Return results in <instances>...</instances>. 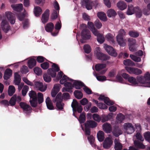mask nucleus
Here are the masks:
<instances>
[{"mask_svg": "<svg viewBox=\"0 0 150 150\" xmlns=\"http://www.w3.org/2000/svg\"><path fill=\"white\" fill-rule=\"evenodd\" d=\"M81 35L82 39L80 40V41L82 43H85V40L90 39L91 37L90 31L86 28H84L82 30Z\"/></svg>", "mask_w": 150, "mask_h": 150, "instance_id": "1", "label": "nucleus"}, {"mask_svg": "<svg viewBox=\"0 0 150 150\" xmlns=\"http://www.w3.org/2000/svg\"><path fill=\"white\" fill-rule=\"evenodd\" d=\"M74 94L76 98L79 99H81L83 97L82 93L79 90L75 91Z\"/></svg>", "mask_w": 150, "mask_h": 150, "instance_id": "38", "label": "nucleus"}, {"mask_svg": "<svg viewBox=\"0 0 150 150\" xmlns=\"http://www.w3.org/2000/svg\"><path fill=\"white\" fill-rule=\"evenodd\" d=\"M144 136L145 139L150 143V132H145Z\"/></svg>", "mask_w": 150, "mask_h": 150, "instance_id": "58", "label": "nucleus"}, {"mask_svg": "<svg viewBox=\"0 0 150 150\" xmlns=\"http://www.w3.org/2000/svg\"><path fill=\"white\" fill-rule=\"evenodd\" d=\"M103 130L106 133H110L112 130L111 125L107 122L104 124L102 125Z\"/></svg>", "mask_w": 150, "mask_h": 150, "instance_id": "16", "label": "nucleus"}, {"mask_svg": "<svg viewBox=\"0 0 150 150\" xmlns=\"http://www.w3.org/2000/svg\"><path fill=\"white\" fill-rule=\"evenodd\" d=\"M117 7L121 10L125 9L127 7L126 4L124 1H119L117 3Z\"/></svg>", "mask_w": 150, "mask_h": 150, "instance_id": "26", "label": "nucleus"}, {"mask_svg": "<svg viewBox=\"0 0 150 150\" xmlns=\"http://www.w3.org/2000/svg\"><path fill=\"white\" fill-rule=\"evenodd\" d=\"M96 34L94 33L93 34L96 36H97V40L101 44L103 43L105 41V38L104 37L102 34L99 33L98 31L97 30L96 32Z\"/></svg>", "mask_w": 150, "mask_h": 150, "instance_id": "17", "label": "nucleus"}, {"mask_svg": "<svg viewBox=\"0 0 150 150\" xmlns=\"http://www.w3.org/2000/svg\"><path fill=\"white\" fill-rule=\"evenodd\" d=\"M92 117L93 120L99 122L101 120V118L99 115L97 113H94Z\"/></svg>", "mask_w": 150, "mask_h": 150, "instance_id": "54", "label": "nucleus"}, {"mask_svg": "<svg viewBox=\"0 0 150 150\" xmlns=\"http://www.w3.org/2000/svg\"><path fill=\"white\" fill-rule=\"evenodd\" d=\"M73 85L76 89H80L82 87L84 86L85 85L81 81L75 80L74 82Z\"/></svg>", "mask_w": 150, "mask_h": 150, "instance_id": "21", "label": "nucleus"}, {"mask_svg": "<svg viewBox=\"0 0 150 150\" xmlns=\"http://www.w3.org/2000/svg\"><path fill=\"white\" fill-rule=\"evenodd\" d=\"M52 68H49L47 70V73L50 74L52 77H55L56 75V72L60 70L57 64L53 63Z\"/></svg>", "mask_w": 150, "mask_h": 150, "instance_id": "3", "label": "nucleus"}, {"mask_svg": "<svg viewBox=\"0 0 150 150\" xmlns=\"http://www.w3.org/2000/svg\"><path fill=\"white\" fill-rule=\"evenodd\" d=\"M28 94L30 97V100L33 99L35 100L38 99L37 94L35 91L31 90L29 92Z\"/></svg>", "mask_w": 150, "mask_h": 150, "instance_id": "39", "label": "nucleus"}, {"mask_svg": "<svg viewBox=\"0 0 150 150\" xmlns=\"http://www.w3.org/2000/svg\"><path fill=\"white\" fill-rule=\"evenodd\" d=\"M97 137L99 141H103L105 138L104 132L102 131H98L97 134Z\"/></svg>", "mask_w": 150, "mask_h": 150, "instance_id": "32", "label": "nucleus"}, {"mask_svg": "<svg viewBox=\"0 0 150 150\" xmlns=\"http://www.w3.org/2000/svg\"><path fill=\"white\" fill-rule=\"evenodd\" d=\"M117 15V13L113 9H110L107 11V15L109 18L115 17Z\"/></svg>", "mask_w": 150, "mask_h": 150, "instance_id": "28", "label": "nucleus"}, {"mask_svg": "<svg viewBox=\"0 0 150 150\" xmlns=\"http://www.w3.org/2000/svg\"><path fill=\"white\" fill-rule=\"evenodd\" d=\"M95 53L98 59L100 60L106 61L110 59V57L101 52L100 48L98 47L96 48Z\"/></svg>", "mask_w": 150, "mask_h": 150, "instance_id": "2", "label": "nucleus"}, {"mask_svg": "<svg viewBox=\"0 0 150 150\" xmlns=\"http://www.w3.org/2000/svg\"><path fill=\"white\" fill-rule=\"evenodd\" d=\"M92 2L90 0H83L82 2L83 6H85L86 8L90 10L92 8Z\"/></svg>", "mask_w": 150, "mask_h": 150, "instance_id": "15", "label": "nucleus"}, {"mask_svg": "<svg viewBox=\"0 0 150 150\" xmlns=\"http://www.w3.org/2000/svg\"><path fill=\"white\" fill-rule=\"evenodd\" d=\"M105 38L107 39L108 40L111 42L112 43H114L115 41L113 39V35L110 33L107 34L105 36Z\"/></svg>", "mask_w": 150, "mask_h": 150, "instance_id": "51", "label": "nucleus"}, {"mask_svg": "<svg viewBox=\"0 0 150 150\" xmlns=\"http://www.w3.org/2000/svg\"><path fill=\"white\" fill-rule=\"evenodd\" d=\"M129 82L133 85H138V82L135 78L132 76H130L127 80Z\"/></svg>", "mask_w": 150, "mask_h": 150, "instance_id": "46", "label": "nucleus"}, {"mask_svg": "<svg viewBox=\"0 0 150 150\" xmlns=\"http://www.w3.org/2000/svg\"><path fill=\"white\" fill-rule=\"evenodd\" d=\"M135 13L136 16L137 18H140L142 16V11L138 7H135Z\"/></svg>", "mask_w": 150, "mask_h": 150, "instance_id": "37", "label": "nucleus"}, {"mask_svg": "<svg viewBox=\"0 0 150 150\" xmlns=\"http://www.w3.org/2000/svg\"><path fill=\"white\" fill-rule=\"evenodd\" d=\"M98 99L99 100H103L105 103L108 105H112L114 103L113 101L110 100L108 98L105 97L104 95H100Z\"/></svg>", "mask_w": 150, "mask_h": 150, "instance_id": "11", "label": "nucleus"}, {"mask_svg": "<svg viewBox=\"0 0 150 150\" xmlns=\"http://www.w3.org/2000/svg\"><path fill=\"white\" fill-rule=\"evenodd\" d=\"M45 102L47 106L48 109L50 110H53L54 109L52 103L49 97H48L46 99Z\"/></svg>", "mask_w": 150, "mask_h": 150, "instance_id": "24", "label": "nucleus"}, {"mask_svg": "<svg viewBox=\"0 0 150 150\" xmlns=\"http://www.w3.org/2000/svg\"><path fill=\"white\" fill-rule=\"evenodd\" d=\"M35 87L41 92H44L46 89V87H44L43 83L37 81L35 82Z\"/></svg>", "mask_w": 150, "mask_h": 150, "instance_id": "18", "label": "nucleus"}, {"mask_svg": "<svg viewBox=\"0 0 150 150\" xmlns=\"http://www.w3.org/2000/svg\"><path fill=\"white\" fill-rule=\"evenodd\" d=\"M125 119V116L121 113L118 114L116 117L117 120L119 123L122 122Z\"/></svg>", "mask_w": 150, "mask_h": 150, "instance_id": "41", "label": "nucleus"}, {"mask_svg": "<svg viewBox=\"0 0 150 150\" xmlns=\"http://www.w3.org/2000/svg\"><path fill=\"white\" fill-rule=\"evenodd\" d=\"M71 106L74 112L77 111L78 113H81L82 111V107L81 105L79 104L76 99H73L71 103Z\"/></svg>", "mask_w": 150, "mask_h": 150, "instance_id": "4", "label": "nucleus"}, {"mask_svg": "<svg viewBox=\"0 0 150 150\" xmlns=\"http://www.w3.org/2000/svg\"><path fill=\"white\" fill-rule=\"evenodd\" d=\"M14 83L15 85H18L20 83L21 81V77L20 75L17 72L14 74Z\"/></svg>", "mask_w": 150, "mask_h": 150, "instance_id": "27", "label": "nucleus"}, {"mask_svg": "<svg viewBox=\"0 0 150 150\" xmlns=\"http://www.w3.org/2000/svg\"><path fill=\"white\" fill-rule=\"evenodd\" d=\"M97 125V123L93 120H87L84 124V126L88 128H95Z\"/></svg>", "mask_w": 150, "mask_h": 150, "instance_id": "14", "label": "nucleus"}, {"mask_svg": "<svg viewBox=\"0 0 150 150\" xmlns=\"http://www.w3.org/2000/svg\"><path fill=\"white\" fill-rule=\"evenodd\" d=\"M54 24L52 22H50L47 23L45 26V30L48 32H50L51 34L53 36H55L57 35V32H52L54 29Z\"/></svg>", "mask_w": 150, "mask_h": 150, "instance_id": "6", "label": "nucleus"}, {"mask_svg": "<svg viewBox=\"0 0 150 150\" xmlns=\"http://www.w3.org/2000/svg\"><path fill=\"white\" fill-rule=\"evenodd\" d=\"M28 87L27 86H24L22 91V95L23 96H25L28 91Z\"/></svg>", "mask_w": 150, "mask_h": 150, "instance_id": "61", "label": "nucleus"}, {"mask_svg": "<svg viewBox=\"0 0 150 150\" xmlns=\"http://www.w3.org/2000/svg\"><path fill=\"white\" fill-rule=\"evenodd\" d=\"M42 12V9L39 6H36L35 7L34 12L35 15L36 16H39L41 15Z\"/></svg>", "mask_w": 150, "mask_h": 150, "instance_id": "29", "label": "nucleus"}, {"mask_svg": "<svg viewBox=\"0 0 150 150\" xmlns=\"http://www.w3.org/2000/svg\"><path fill=\"white\" fill-rule=\"evenodd\" d=\"M113 142L111 138L107 137L104 140L103 143V147L105 149H108L112 146Z\"/></svg>", "mask_w": 150, "mask_h": 150, "instance_id": "7", "label": "nucleus"}, {"mask_svg": "<svg viewBox=\"0 0 150 150\" xmlns=\"http://www.w3.org/2000/svg\"><path fill=\"white\" fill-rule=\"evenodd\" d=\"M1 25L2 30L5 33H7L10 29V25L6 20H3L2 21Z\"/></svg>", "mask_w": 150, "mask_h": 150, "instance_id": "12", "label": "nucleus"}, {"mask_svg": "<svg viewBox=\"0 0 150 150\" xmlns=\"http://www.w3.org/2000/svg\"><path fill=\"white\" fill-rule=\"evenodd\" d=\"M128 34L131 37L133 38H137L139 36V33L137 31H130Z\"/></svg>", "mask_w": 150, "mask_h": 150, "instance_id": "47", "label": "nucleus"}, {"mask_svg": "<svg viewBox=\"0 0 150 150\" xmlns=\"http://www.w3.org/2000/svg\"><path fill=\"white\" fill-rule=\"evenodd\" d=\"M38 99L35 100L33 99L30 100L29 102L32 107L33 108H35L38 104Z\"/></svg>", "mask_w": 150, "mask_h": 150, "instance_id": "55", "label": "nucleus"}, {"mask_svg": "<svg viewBox=\"0 0 150 150\" xmlns=\"http://www.w3.org/2000/svg\"><path fill=\"white\" fill-rule=\"evenodd\" d=\"M15 87L12 85L9 86L8 87V94L10 96H12L15 93Z\"/></svg>", "mask_w": 150, "mask_h": 150, "instance_id": "43", "label": "nucleus"}, {"mask_svg": "<svg viewBox=\"0 0 150 150\" xmlns=\"http://www.w3.org/2000/svg\"><path fill=\"white\" fill-rule=\"evenodd\" d=\"M62 93H59L57 95L56 97L54 98L52 100V101L53 103H54L58 101H62Z\"/></svg>", "mask_w": 150, "mask_h": 150, "instance_id": "50", "label": "nucleus"}, {"mask_svg": "<svg viewBox=\"0 0 150 150\" xmlns=\"http://www.w3.org/2000/svg\"><path fill=\"white\" fill-rule=\"evenodd\" d=\"M127 41L129 46L134 45L136 42V40L132 38H129L128 39Z\"/></svg>", "mask_w": 150, "mask_h": 150, "instance_id": "63", "label": "nucleus"}, {"mask_svg": "<svg viewBox=\"0 0 150 150\" xmlns=\"http://www.w3.org/2000/svg\"><path fill=\"white\" fill-rule=\"evenodd\" d=\"M17 99L16 94H14L11 98L9 100V104L11 106L14 105L16 103Z\"/></svg>", "mask_w": 150, "mask_h": 150, "instance_id": "36", "label": "nucleus"}, {"mask_svg": "<svg viewBox=\"0 0 150 150\" xmlns=\"http://www.w3.org/2000/svg\"><path fill=\"white\" fill-rule=\"evenodd\" d=\"M130 57L132 59L136 62H139L141 61L140 57L136 56L130 54Z\"/></svg>", "mask_w": 150, "mask_h": 150, "instance_id": "57", "label": "nucleus"}, {"mask_svg": "<svg viewBox=\"0 0 150 150\" xmlns=\"http://www.w3.org/2000/svg\"><path fill=\"white\" fill-rule=\"evenodd\" d=\"M34 71L35 74L38 76L40 75L42 73L41 69L38 67H36L34 69Z\"/></svg>", "mask_w": 150, "mask_h": 150, "instance_id": "56", "label": "nucleus"}, {"mask_svg": "<svg viewBox=\"0 0 150 150\" xmlns=\"http://www.w3.org/2000/svg\"><path fill=\"white\" fill-rule=\"evenodd\" d=\"M50 74H44L43 77L44 80L46 82H50L51 80V77L50 76Z\"/></svg>", "mask_w": 150, "mask_h": 150, "instance_id": "52", "label": "nucleus"}, {"mask_svg": "<svg viewBox=\"0 0 150 150\" xmlns=\"http://www.w3.org/2000/svg\"><path fill=\"white\" fill-rule=\"evenodd\" d=\"M144 77L147 83V87H150V81L147 82V81H150V74L149 72H147L145 74Z\"/></svg>", "mask_w": 150, "mask_h": 150, "instance_id": "40", "label": "nucleus"}, {"mask_svg": "<svg viewBox=\"0 0 150 150\" xmlns=\"http://www.w3.org/2000/svg\"><path fill=\"white\" fill-rule=\"evenodd\" d=\"M134 144L136 149H144L145 148V146L142 143L137 140H135L134 141Z\"/></svg>", "mask_w": 150, "mask_h": 150, "instance_id": "19", "label": "nucleus"}, {"mask_svg": "<svg viewBox=\"0 0 150 150\" xmlns=\"http://www.w3.org/2000/svg\"><path fill=\"white\" fill-rule=\"evenodd\" d=\"M79 121L81 124L84 123L86 120V114L85 113L81 114L79 116Z\"/></svg>", "mask_w": 150, "mask_h": 150, "instance_id": "45", "label": "nucleus"}, {"mask_svg": "<svg viewBox=\"0 0 150 150\" xmlns=\"http://www.w3.org/2000/svg\"><path fill=\"white\" fill-rule=\"evenodd\" d=\"M104 47L109 54L112 56H117V54L112 47L106 44L105 45Z\"/></svg>", "mask_w": 150, "mask_h": 150, "instance_id": "8", "label": "nucleus"}, {"mask_svg": "<svg viewBox=\"0 0 150 150\" xmlns=\"http://www.w3.org/2000/svg\"><path fill=\"white\" fill-rule=\"evenodd\" d=\"M88 139L92 146L96 148V146L94 143L95 140L94 137L92 135H90L88 136Z\"/></svg>", "mask_w": 150, "mask_h": 150, "instance_id": "44", "label": "nucleus"}, {"mask_svg": "<svg viewBox=\"0 0 150 150\" xmlns=\"http://www.w3.org/2000/svg\"><path fill=\"white\" fill-rule=\"evenodd\" d=\"M38 103L40 104L43 101V94L41 93H38Z\"/></svg>", "mask_w": 150, "mask_h": 150, "instance_id": "48", "label": "nucleus"}, {"mask_svg": "<svg viewBox=\"0 0 150 150\" xmlns=\"http://www.w3.org/2000/svg\"><path fill=\"white\" fill-rule=\"evenodd\" d=\"M85 52L86 54L89 53L91 51V47L88 44L85 45L83 47Z\"/></svg>", "mask_w": 150, "mask_h": 150, "instance_id": "53", "label": "nucleus"}, {"mask_svg": "<svg viewBox=\"0 0 150 150\" xmlns=\"http://www.w3.org/2000/svg\"><path fill=\"white\" fill-rule=\"evenodd\" d=\"M137 81L140 83L145 84L146 83L144 77L142 76H137Z\"/></svg>", "mask_w": 150, "mask_h": 150, "instance_id": "49", "label": "nucleus"}, {"mask_svg": "<svg viewBox=\"0 0 150 150\" xmlns=\"http://www.w3.org/2000/svg\"><path fill=\"white\" fill-rule=\"evenodd\" d=\"M95 24L96 27L98 29L101 28L102 26V24L99 20L97 19L95 22Z\"/></svg>", "mask_w": 150, "mask_h": 150, "instance_id": "64", "label": "nucleus"}, {"mask_svg": "<svg viewBox=\"0 0 150 150\" xmlns=\"http://www.w3.org/2000/svg\"><path fill=\"white\" fill-rule=\"evenodd\" d=\"M11 7L14 10L17 11H21L23 10V5L22 4H13Z\"/></svg>", "mask_w": 150, "mask_h": 150, "instance_id": "25", "label": "nucleus"}, {"mask_svg": "<svg viewBox=\"0 0 150 150\" xmlns=\"http://www.w3.org/2000/svg\"><path fill=\"white\" fill-rule=\"evenodd\" d=\"M41 67L44 70L47 69L49 67V64L47 62H44L40 64Z\"/></svg>", "mask_w": 150, "mask_h": 150, "instance_id": "59", "label": "nucleus"}, {"mask_svg": "<svg viewBox=\"0 0 150 150\" xmlns=\"http://www.w3.org/2000/svg\"><path fill=\"white\" fill-rule=\"evenodd\" d=\"M36 60L39 63H42L45 60H46V58L42 56H38L36 57Z\"/></svg>", "mask_w": 150, "mask_h": 150, "instance_id": "62", "label": "nucleus"}, {"mask_svg": "<svg viewBox=\"0 0 150 150\" xmlns=\"http://www.w3.org/2000/svg\"><path fill=\"white\" fill-rule=\"evenodd\" d=\"M88 28L91 30L93 33H94L95 34L96 33V32L98 30L95 28L93 23L88 21Z\"/></svg>", "mask_w": 150, "mask_h": 150, "instance_id": "31", "label": "nucleus"}, {"mask_svg": "<svg viewBox=\"0 0 150 150\" xmlns=\"http://www.w3.org/2000/svg\"><path fill=\"white\" fill-rule=\"evenodd\" d=\"M6 15L10 23L14 24L15 22V17L14 14L11 12H6Z\"/></svg>", "mask_w": 150, "mask_h": 150, "instance_id": "13", "label": "nucleus"}, {"mask_svg": "<svg viewBox=\"0 0 150 150\" xmlns=\"http://www.w3.org/2000/svg\"><path fill=\"white\" fill-rule=\"evenodd\" d=\"M97 16L100 20L104 21L107 20L106 15L103 12H98L97 13Z\"/></svg>", "mask_w": 150, "mask_h": 150, "instance_id": "34", "label": "nucleus"}, {"mask_svg": "<svg viewBox=\"0 0 150 150\" xmlns=\"http://www.w3.org/2000/svg\"><path fill=\"white\" fill-rule=\"evenodd\" d=\"M113 135L116 137H118L122 133V132L118 127H115L114 128L112 132Z\"/></svg>", "mask_w": 150, "mask_h": 150, "instance_id": "23", "label": "nucleus"}, {"mask_svg": "<svg viewBox=\"0 0 150 150\" xmlns=\"http://www.w3.org/2000/svg\"><path fill=\"white\" fill-rule=\"evenodd\" d=\"M57 11L55 10H53L51 16V18L52 20H54L56 19L57 18Z\"/></svg>", "mask_w": 150, "mask_h": 150, "instance_id": "60", "label": "nucleus"}, {"mask_svg": "<svg viewBox=\"0 0 150 150\" xmlns=\"http://www.w3.org/2000/svg\"><path fill=\"white\" fill-rule=\"evenodd\" d=\"M117 41L118 44L120 46L124 47L126 45L125 40H124L123 37L121 36H116Z\"/></svg>", "mask_w": 150, "mask_h": 150, "instance_id": "20", "label": "nucleus"}, {"mask_svg": "<svg viewBox=\"0 0 150 150\" xmlns=\"http://www.w3.org/2000/svg\"><path fill=\"white\" fill-rule=\"evenodd\" d=\"M114 143L115 144L114 146L115 150H122V144L117 142L116 139H115Z\"/></svg>", "mask_w": 150, "mask_h": 150, "instance_id": "33", "label": "nucleus"}, {"mask_svg": "<svg viewBox=\"0 0 150 150\" xmlns=\"http://www.w3.org/2000/svg\"><path fill=\"white\" fill-rule=\"evenodd\" d=\"M19 106L23 109L24 111H25L27 114L30 113L32 112V108L29 105L25 103L21 102L19 103Z\"/></svg>", "mask_w": 150, "mask_h": 150, "instance_id": "9", "label": "nucleus"}, {"mask_svg": "<svg viewBox=\"0 0 150 150\" xmlns=\"http://www.w3.org/2000/svg\"><path fill=\"white\" fill-rule=\"evenodd\" d=\"M125 69L130 74L138 75L141 74L142 72L141 70L137 68L126 67H125Z\"/></svg>", "mask_w": 150, "mask_h": 150, "instance_id": "5", "label": "nucleus"}, {"mask_svg": "<svg viewBox=\"0 0 150 150\" xmlns=\"http://www.w3.org/2000/svg\"><path fill=\"white\" fill-rule=\"evenodd\" d=\"M106 67V64H98L95 66V69L97 71H99L105 68Z\"/></svg>", "mask_w": 150, "mask_h": 150, "instance_id": "35", "label": "nucleus"}, {"mask_svg": "<svg viewBox=\"0 0 150 150\" xmlns=\"http://www.w3.org/2000/svg\"><path fill=\"white\" fill-rule=\"evenodd\" d=\"M123 63L125 66H133L135 65L134 62L129 59L124 60Z\"/></svg>", "mask_w": 150, "mask_h": 150, "instance_id": "42", "label": "nucleus"}, {"mask_svg": "<svg viewBox=\"0 0 150 150\" xmlns=\"http://www.w3.org/2000/svg\"><path fill=\"white\" fill-rule=\"evenodd\" d=\"M135 7H134L133 5L130 4L128 5L126 13L128 15H132L135 13Z\"/></svg>", "mask_w": 150, "mask_h": 150, "instance_id": "22", "label": "nucleus"}, {"mask_svg": "<svg viewBox=\"0 0 150 150\" xmlns=\"http://www.w3.org/2000/svg\"><path fill=\"white\" fill-rule=\"evenodd\" d=\"M36 61L35 59L32 58L28 60V66L30 69H32L36 64Z\"/></svg>", "mask_w": 150, "mask_h": 150, "instance_id": "30", "label": "nucleus"}, {"mask_svg": "<svg viewBox=\"0 0 150 150\" xmlns=\"http://www.w3.org/2000/svg\"><path fill=\"white\" fill-rule=\"evenodd\" d=\"M50 15V10L47 9L42 14L41 20L42 22L45 24L47 23L49 20Z\"/></svg>", "mask_w": 150, "mask_h": 150, "instance_id": "10", "label": "nucleus"}]
</instances>
